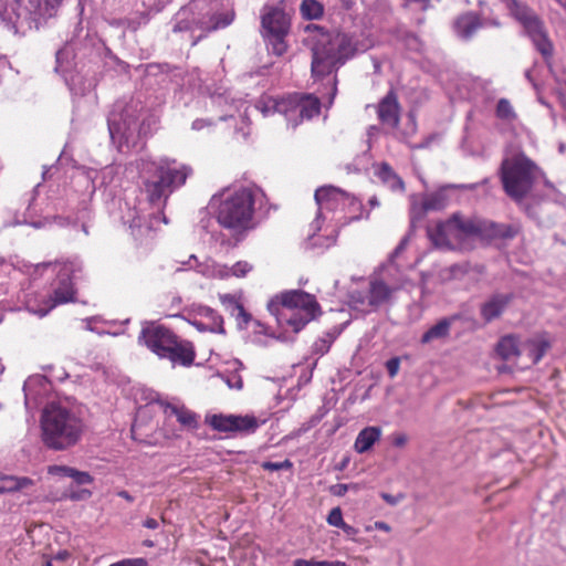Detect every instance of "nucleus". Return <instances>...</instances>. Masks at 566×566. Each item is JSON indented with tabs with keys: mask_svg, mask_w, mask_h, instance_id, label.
<instances>
[{
	"mask_svg": "<svg viewBox=\"0 0 566 566\" xmlns=\"http://www.w3.org/2000/svg\"><path fill=\"white\" fill-rule=\"evenodd\" d=\"M293 566H347L342 560H315V559H303L297 558L293 562Z\"/></svg>",
	"mask_w": 566,
	"mask_h": 566,
	"instance_id": "37",
	"label": "nucleus"
},
{
	"mask_svg": "<svg viewBox=\"0 0 566 566\" xmlns=\"http://www.w3.org/2000/svg\"><path fill=\"white\" fill-rule=\"evenodd\" d=\"M342 2H343V6H344L346 9H349V8H350L352 0H342Z\"/></svg>",
	"mask_w": 566,
	"mask_h": 566,
	"instance_id": "64",
	"label": "nucleus"
},
{
	"mask_svg": "<svg viewBox=\"0 0 566 566\" xmlns=\"http://www.w3.org/2000/svg\"><path fill=\"white\" fill-rule=\"evenodd\" d=\"M145 107L139 99H119L107 117L111 139L123 150L134 147L140 135L146 134Z\"/></svg>",
	"mask_w": 566,
	"mask_h": 566,
	"instance_id": "5",
	"label": "nucleus"
},
{
	"mask_svg": "<svg viewBox=\"0 0 566 566\" xmlns=\"http://www.w3.org/2000/svg\"><path fill=\"white\" fill-rule=\"evenodd\" d=\"M428 238L432 244L447 250H470L479 239H512L517 228L512 224L496 223L479 218H464L454 213L450 219L427 228Z\"/></svg>",
	"mask_w": 566,
	"mask_h": 566,
	"instance_id": "1",
	"label": "nucleus"
},
{
	"mask_svg": "<svg viewBox=\"0 0 566 566\" xmlns=\"http://www.w3.org/2000/svg\"><path fill=\"white\" fill-rule=\"evenodd\" d=\"M314 198L318 207L316 219L312 223V228H314L315 231L321 229L319 220L324 217L325 211H336L344 209L346 206H357L358 208L361 206L355 197L333 186L319 187L315 191Z\"/></svg>",
	"mask_w": 566,
	"mask_h": 566,
	"instance_id": "14",
	"label": "nucleus"
},
{
	"mask_svg": "<svg viewBox=\"0 0 566 566\" xmlns=\"http://www.w3.org/2000/svg\"><path fill=\"white\" fill-rule=\"evenodd\" d=\"M178 266L174 268V272H180L187 269H193L201 275L211 279H227L230 276L244 277L253 269V265L247 261H238L232 266L217 263L212 260L198 262L197 256L191 254L187 261L178 262Z\"/></svg>",
	"mask_w": 566,
	"mask_h": 566,
	"instance_id": "13",
	"label": "nucleus"
},
{
	"mask_svg": "<svg viewBox=\"0 0 566 566\" xmlns=\"http://www.w3.org/2000/svg\"><path fill=\"white\" fill-rule=\"evenodd\" d=\"M82 263L76 260L55 263L54 271H56V280L52 284V293L45 295L40 305H35L33 301L29 298L25 303L28 311L43 317L55 306L73 302L75 296L73 279L76 277V273L82 272Z\"/></svg>",
	"mask_w": 566,
	"mask_h": 566,
	"instance_id": "10",
	"label": "nucleus"
},
{
	"mask_svg": "<svg viewBox=\"0 0 566 566\" xmlns=\"http://www.w3.org/2000/svg\"><path fill=\"white\" fill-rule=\"evenodd\" d=\"M147 562L144 558H125L119 562L113 563L109 566H146Z\"/></svg>",
	"mask_w": 566,
	"mask_h": 566,
	"instance_id": "46",
	"label": "nucleus"
},
{
	"mask_svg": "<svg viewBox=\"0 0 566 566\" xmlns=\"http://www.w3.org/2000/svg\"><path fill=\"white\" fill-rule=\"evenodd\" d=\"M78 473H80V471L73 468V472L70 473L69 478L73 479L75 481L76 474H78Z\"/></svg>",
	"mask_w": 566,
	"mask_h": 566,
	"instance_id": "63",
	"label": "nucleus"
},
{
	"mask_svg": "<svg viewBox=\"0 0 566 566\" xmlns=\"http://www.w3.org/2000/svg\"><path fill=\"white\" fill-rule=\"evenodd\" d=\"M237 321V325L240 329L247 328L248 324L251 321V315L244 310L243 305H241L235 314H232Z\"/></svg>",
	"mask_w": 566,
	"mask_h": 566,
	"instance_id": "41",
	"label": "nucleus"
},
{
	"mask_svg": "<svg viewBox=\"0 0 566 566\" xmlns=\"http://www.w3.org/2000/svg\"><path fill=\"white\" fill-rule=\"evenodd\" d=\"M394 289L388 286L385 282L381 280H375L370 282L369 286V295L368 301L371 306H375V308L386 304L391 298V295L394 293Z\"/></svg>",
	"mask_w": 566,
	"mask_h": 566,
	"instance_id": "29",
	"label": "nucleus"
},
{
	"mask_svg": "<svg viewBox=\"0 0 566 566\" xmlns=\"http://www.w3.org/2000/svg\"><path fill=\"white\" fill-rule=\"evenodd\" d=\"M51 9L59 7L63 0H43Z\"/></svg>",
	"mask_w": 566,
	"mask_h": 566,
	"instance_id": "59",
	"label": "nucleus"
},
{
	"mask_svg": "<svg viewBox=\"0 0 566 566\" xmlns=\"http://www.w3.org/2000/svg\"><path fill=\"white\" fill-rule=\"evenodd\" d=\"M219 300L223 305L224 310L230 314H235V311L242 305V303L232 294H220Z\"/></svg>",
	"mask_w": 566,
	"mask_h": 566,
	"instance_id": "38",
	"label": "nucleus"
},
{
	"mask_svg": "<svg viewBox=\"0 0 566 566\" xmlns=\"http://www.w3.org/2000/svg\"><path fill=\"white\" fill-rule=\"evenodd\" d=\"M74 482L78 485L90 484L93 482V478L90 475V473L80 471V473L76 474Z\"/></svg>",
	"mask_w": 566,
	"mask_h": 566,
	"instance_id": "50",
	"label": "nucleus"
},
{
	"mask_svg": "<svg viewBox=\"0 0 566 566\" xmlns=\"http://www.w3.org/2000/svg\"><path fill=\"white\" fill-rule=\"evenodd\" d=\"M261 467L265 471L291 470L293 468V463L289 459L281 462L264 461L261 463Z\"/></svg>",
	"mask_w": 566,
	"mask_h": 566,
	"instance_id": "40",
	"label": "nucleus"
},
{
	"mask_svg": "<svg viewBox=\"0 0 566 566\" xmlns=\"http://www.w3.org/2000/svg\"><path fill=\"white\" fill-rule=\"evenodd\" d=\"M34 20V11L24 6L23 0H14L0 11L1 23L13 34H24L27 30L31 29Z\"/></svg>",
	"mask_w": 566,
	"mask_h": 566,
	"instance_id": "15",
	"label": "nucleus"
},
{
	"mask_svg": "<svg viewBox=\"0 0 566 566\" xmlns=\"http://www.w3.org/2000/svg\"><path fill=\"white\" fill-rule=\"evenodd\" d=\"M521 356H525L532 364H537L551 348V340L546 334H537L521 342Z\"/></svg>",
	"mask_w": 566,
	"mask_h": 566,
	"instance_id": "20",
	"label": "nucleus"
},
{
	"mask_svg": "<svg viewBox=\"0 0 566 566\" xmlns=\"http://www.w3.org/2000/svg\"><path fill=\"white\" fill-rule=\"evenodd\" d=\"M332 343L333 338L329 335H327V337L319 338L314 343L313 352L315 354L324 355L329 350Z\"/></svg>",
	"mask_w": 566,
	"mask_h": 566,
	"instance_id": "42",
	"label": "nucleus"
},
{
	"mask_svg": "<svg viewBox=\"0 0 566 566\" xmlns=\"http://www.w3.org/2000/svg\"><path fill=\"white\" fill-rule=\"evenodd\" d=\"M198 3L193 2L187 7L181 8L175 15L174 32L193 31L198 30L196 23L192 22L193 17H198Z\"/></svg>",
	"mask_w": 566,
	"mask_h": 566,
	"instance_id": "27",
	"label": "nucleus"
},
{
	"mask_svg": "<svg viewBox=\"0 0 566 566\" xmlns=\"http://www.w3.org/2000/svg\"><path fill=\"white\" fill-rule=\"evenodd\" d=\"M495 113H496L497 118H500L504 122H507V123H511L514 119H516V113L514 112V108H513L512 104L510 103V101L506 98H501L497 102Z\"/></svg>",
	"mask_w": 566,
	"mask_h": 566,
	"instance_id": "36",
	"label": "nucleus"
},
{
	"mask_svg": "<svg viewBox=\"0 0 566 566\" xmlns=\"http://www.w3.org/2000/svg\"><path fill=\"white\" fill-rule=\"evenodd\" d=\"M400 368V358L399 357H392L386 361V369L390 378H394L397 376Z\"/></svg>",
	"mask_w": 566,
	"mask_h": 566,
	"instance_id": "45",
	"label": "nucleus"
},
{
	"mask_svg": "<svg viewBox=\"0 0 566 566\" xmlns=\"http://www.w3.org/2000/svg\"><path fill=\"white\" fill-rule=\"evenodd\" d=\"M374 527L376 530L384 531V532H387V533L390 532V530H391L389 524H387L386 522H382V521L375 522Z\"/></svg>",
	"mask_w": 566,
	"mask_h": 566,
	"instance_id": "55",
	"label": "nucleus"
},
{
	"mask_svg": "<svg viewBox=\"0 0 566 566\" xmlns=\"http://www.w3.org/2000/svg\"><path fill=\"white\" fill-rule=\"evenodd\" d=\"M287 97L276 99L271 96H261L255 103V109H258L264 117L275 113L283 114L286 117L287 112Z\"/></svg>",
	"mask_w": 566,
	"mask_h": 566,
	"instance_id": "30",
	"label": "nucleus"
},
{
	"mask_svg": "<svg viewBox=\"0 0 566 566\" xmlns=\"http://www.w3.org/2000/svg\"><path fill=\"white\" fill-rule=\"evenodd\" d=\"M329 82H332V84H333L332 94H331V98H329V104H332V103H333V99H334V97H335V95H336V91H337V87H336V77L331 78V80H329Z\"/></svg>",
	"mask_w": 566,
	"mask_h": 566,
	"instance_id": "58",
	"label": "nucleus"
},
{
	"mask_svg": "<svg viewBox=\"0 0 566 566\" xmlns=\"http://www.w3.org/2000/svg\"><path fill=\"white\" fill-rule=\"evenodd\" d=\"M521 342L515 335H506L496 346L497 354L505 360L521 356Z\"/></svg>",
	"mask_w": 566,
	"mask_h": 566,
	"instance_id": "32",
	"label": "nucleus"
},
{
	"mask_svg": "<svg viewBox=\"0 0 566 566\" xmlns=\"http://www.w3.org/2000/svg\"><path fill=\"white\" fill-rule=\"evenodd\" d=\"M539 175V167L522 150L509 154L500 168L504 191L516 202H521L531 192Z\"/></svg>",
	"mask_w": 566,
	"mask_h": 566,
	"instance_id": "9",
	"label": "nucleus"
},
{
	"mask_svg": "<svg viewBox=\"0 0 566 566\" xmlns=\"http://www.w3.org/2000/svg\"><path fill=\"white\" fill-rule=\"evenodd\" d=\"M35 482L28 476H18L0 473V494L22 493L29 495V490Z\"/></svg>",
	"mask_w": 566,
	"mask_h": 566,
	"instance_id": "23",
	"label": "nucleus"
},
{
	"mask_svg": "<svg viewBox=\"0 0 566 566\" xmlns=\"http://www.w3.org/2000/svg\"><path fill=\"white\" fill-rule=\"evenodd\" d=\"M408 442V436L403 432H395L391 436V443L397 448H403Z\"/></svg>",
	"mask_w": 566,
	"mask_h": 566,
	"instance_id": "48",
	"label": "nucleus"
},
{
	"mask_svg": "<svg viewBox=\"0 0 566 566\" xmlns=\"http://www.w3.org/2000/svg\"><path fill=\"white\" fill-rule=\"evenodd\" d=\"M206 125H208L207 120H205V119H196V120H193V123H192V129H195V130H200V129H202Z\"/></svg>",
	"mask_w": 566,
	"mask_h": 566,
	"instance_id": "57",
	"label": "nucleus"
},
{
	"mask_svg": "<svg viewBox=\"0 0 566 566\" xmlns=\"http://www.w3.org/2000/svg\"><path fill=\"white\" fill-rule=\"evenodd\" d=\"M458 186L449 185L440 188L439 190L428 193L423 197L421 209L423 211H433V210H441L448 206L449 202V196H448V189L450 188H457ZM460 188H473V185L467 186L462 185L459 186Z\"/></svg>",
	"mask_w": 566,
	"mask_h": 566,
	"instance_id": "25",
	"label": "nucleus"
},
{
	"mask_svg": "<svg viewBox=\"0 0 566 566\" xmlns=\"http://www.w3.org/2000/svg\"><path fill=\"white\" fill-rule=\"evenodd\" d=\"M221 197L217 208L219 224L234 231L251 229L254 205L263 197L262 190L255 186L241 187Z\"/></svg>",
	"mask_w": 566,
	"mask_h": 566,
	"instance_id": "8",
	"label": "nucleus"
},
{
	"mask_svg": "<svg viewBox=\"0 0 566 566\" xmlns=\"http://www.w3.org/2000/svg\"><path fill=\"white\" fill-rule=\"evenodd\" d=\"M195 314L197 317L202 318L205 322H207L209 324L210 333H217V334H221V335L226 334V329L223 326V318L213 308H211L207 305H199L196 307Z\"/></svg>",
	"mask_w": 566,
	"mask_h": 566,
	"instance_id": "31",
	"label": "nucleus"
},
{
	"mask_svg": "<svg viewBox=\"0 0 566 566\" xmlns=\"http://www.w3.org/2000/svg\"><path fill=\"white\" fill-rule=\"evenodd\" d=\"M214 104L222 106V105H230V107H234L235 109L239 108L238 104H241V99L235 101L234 98H231L230 103V94L228 92H224L222 94H213L211 96Z\"/></svg>",
	"mask_w": 566,
	"mask_h": 566,
	"instance_id": "39",
	"label": "nucleus"
},
{
	"mask_svg": "<svg viewBox=\"0 0 566 566\" xmlns=\"http://www.w3.org/2000/svg\"><path fill=\"white\" fill-rule=\"evenodd\" d=\"M407 242H408V240H407L406 238H405V239H402V240L400 241V243L397 245V248L394 250V252H392L391 256H392V258H395V256H397L399 253H401V252L405 250V248H406V245H407Z\"/></svg>",
	"mask_w": 566,
	"mask_h": 566,
	"instance_id": "54",
	"label": "nucleus"
},
{
	"mask_svg": "<svg viewBox=\"0 0 566 566\" xmlns=\"http://www.w3.org/2000/svg\"><path fill=\"white\" fill-rule=\"evenodd\" d=\"M88 496H91V492H90V491H86V490H83V491L81 492V495H78V496L73 495V496H72V499L88 497Z\"/></svg>",
	"mask_w": 566,
	"mask_h": 566,
	"instance_id": "62",
	"label": "nucleus"
},
{
	"mask_svg": "<svg viewBox=\"0 0 566 566\" xmlns=\"http://www.w3.org/2000/svg\"><path fill=\"white\" fill-rule=\"evenodd\" d=\"M191 325L199 332H210V326L202 318L197 317L191 322Z\"/></svg>",
	"mask_w": 566,
	"mask_h": 566,
	"instance_id": "49",
	"label": "nucleus"
},
{
	"mask_svg": "<svg viewBox=\"0 0 566 566\" xmlns=\"http://www.w3.org/2000/svg\"><path fill=\"white\" fill-rule=\"evenodd\" d=\"M380 180L387 185L392 191H403L405 184L402 179L392 170V168L382 163L377 172Z\"/></svg>",
	"mask_w": 566,
	"mask_h": 566,
	"instance_id": "33",
	"label": "nucleus"
},
{
	"mask_svg": "<svg viewBox=\"0 0 566 566\" xmlns=\"http://www.w3.org/2000/svg\"><path fill=\"white\" fill-rule=\"evenodd\" d=\"M138 342L172 365L190 366L195 360L196 354L191 343L180 340L172 331L157 322L143 323Z\"/></svg>",
	"mask_w": 566,
	"mask_h": 566,
	"instance_id": "6",
	"label": "nucleus"
},
{
	"mask_svg": "<svg viewBox=\"0 0 566 566\" xmlns=\"http://www.w3.org/2000/svg\"><path fill=\"white\" fill-rule=\"evenodd\" d=\"M514 298L513 293H494L481 304L480 314L485 323L499 318Z\"/></svg>",
	"mask_w": 566,
	"mask_h": 566,
	"instance_id": "19",
	"label": "nucleus"
},
{
	"mask_svg": "<svg viewBox=\"0 0 566 566\" xmlns=\"http://www.w3.org/2000/svg\"><path fill=\"white\" fill-rule=\"evenodd\" d=\"M40 423L43 444L54 451H65L76 446L85 430L83 420L60 403L48 405Z\"/></svg>",
	"mask_w": 566,
	"mask_h": 566,
	"instance_id": "4",
	"label": "nucleus"
},
{
	"mask_svg": "<svg viewBox=\"0 0 566 566\" xmlns=\"http://www.w3.org/2000/svg\"><path fill=\"white\" fill-rule=\"evenodd\" d=\"M377 114L379 120L391 128L399 124V104L392 92H389L378 104Z\"/></svg>",
	"mask_w": 566,
	"mask_h": 566,
	"instance_id": "22",
	"label": "nucleus"
},
{
	"mask_svg": "<svg viewBox=\"0 0 566 566\" xmlns=\"http://www.w3.org/2000/svg\"><path fill=\"white\" fill-rule=\"evenodd\" d=\"M118 496L125 499L128 502H133L134 497L127 491H119Z\"/></svg>",
	"mask_w": 566,
	"mask_h": 566,
	"instance_id": "60",
	"label": "nucleus"
},
{
	"mask_svg": "<svg viewBox=\"0 0 566 566\" xmlns=\"http://www.w3.org/2000/svg\"><path fill=\"white\" fill-rule=\"evenodd\" d=\"M481 22H482V27H489V25H491V27H496V28H499V27L501 25V23H500V22H499V20H496V19H489V18H485V19H483Z\"/></svg>",
	"mask_w": 566,
	"mask_h": 566,
	"instance_id": "56",
	"label": "nucleus"
},
{
	"mask_svg": "<svg viewBox=\"0 0 566 566\" xmlns=\"http://www.w3.org/2000/svg\"><path fill=\"white\" fill-rule=\"evenodd\" d=\"M166 415L175 416L177 421L186 429H196L198 427V416L186 408L184 405H174L170 402H160Z\"/></svg>",
	"mask_w": 566,
	"mask_h": 566,
	"instance_id": "24",
	"label": "nucleus"
},
{
	"mask_svg": "<svg viewBox=\"0 0 566 566\" xmlns=\"http://www.w3.org/2000/svg\"><path fill=\"white\" fill-rule=\"evenodd\" d=\"M339 528H342L344 533L348 536H354L358 533V531L354 526L348 525L346 523H344V525H342Z\"/></svg>",
	"mask_w": 566,
	"mask_h": 566,
	"instance_id": "53",
	"label": "nucleus"
},
{
	"mask_svg": "<svg viewBox=\"0 0 566 566\" xmlns=\"http://www.w3.org/2000/svg\"><path fill=\"white\" fill-rule=\"evenodd\" d=\"M358 490V486L356 484H344V483H337L329 488L331 494L334 496H344L348 490Z\"/></svg>",
	"mask_w": 566,
	"mask_h": 566,
	"instance_id": "44",
	"label": "nucleus"
},
{
	"mask_svg": "<svg viewBox=\"0 0 566 566\" xmlns=\"http://www.w3.org/2000/svg\"><path fill=\"white\" fill-rule=\"evenodd\" d=\"M504 2L512 17L524 27L537 51H539L543 56H549L553 46L544 31L543 22L539 18L533 10L518 0H504Z\"/></svg>",
	"mask_w": 566,
	"mask_h": 566,
	"instance_id": "12",
	"label": "nucleus"
},
{
	"mask_svg": "<svg viewBox=\"0 0 566 566\" xmlns=\"http://www.w3.org/2000/svg\"><path fill=\"white\" fill-rule=\"evenodd\" d=\"M327 522L329 525L335 527H340L344 525L345 522L343 520L342 510L339 507L332 509L327 516Z\"/></svg>",
	"mask_w": 566,
	"mask_h": 566,
	"instance_id": "43",
	"label": "nucleus"
},
{
	"mask_svg": "<svg viewBox=\"0 0 566 566\" xmlns=\"http://www.w3.org/2000/svg\"><path fill=\"white\" fill-rule=\"evenodd\" d=\"M291 30V15L279 6H266L261 13V34L268 50L282 56L287 51L286 36Z\"/></svg>",
	"mask_w": 566,
	"mask_h": 566,
	"instance_id": "11",
	"label": "nucleus"
},
{
	"mask_svg": "<svg viewBox=\"0 0 566 566\" xmlns=\"http://www.w3.org/2000/svg\"><path fill=\"white\" fill-rule=\"evenodd\" d=\"M73 472V468L67 465H52L49 468V473L52 475L69 476Z\"/></svg>",
	"mask_w": 566,
	"mask_h": 566,
	"instance_id": "47",
	"label": "nucleus"
},
{
	"mask_svg": "<svg viewBox=\"0 0 566 566\" xmlns=\"http://www.w3.org/2000/svg\"><path fill=\"white\" fill-rule=\"evenodd\" d=\"M286 120L293 127L303 119H312L321 111V101L313 94H295L287 97Z\"/></svg>",
	"mask_w": 566,
	"mask_h": 566,
	"instance_id": "17",
	"label": "nucleus"
},
{
	"mask_svg": "<svg viewBox=\"0 0 566 566\" xmlns=\"http://www.w3.org/2000/svg\"><path fill=\"white\" fill-rule=\"evenodd\" d=\"M231 388L241 389L242 388V380L241 378H237L234 384L228 382Z\"/></svg>",
	"mask_w": 566,
	"mask_h": 566,
	"instance_id": "61",
	"label": "nucleus"
},
{
	"mask_svg": "<svg viewBox=\"0 0 566 566\" xmlns=\"http://www.w3.org/2000/svg\"><path fill=\"white\" fill-rule=\"evenodd\" d=\"M196 10L198 17H193L192 22L196 23L198 30L205 33L227 28L234 20V12L232 10L218 11L213 8L201 7L199 3Z\"/></svg>",
	"mask_w": 566,
	"mask_h": 566,
	"instance_id": "18",
	"label": "nucleus"
},
{
	"mask_svg": "<svg viewBox=\"0 0 566 566\" xmlns=\"http://www.w3.org/2000/svg\"><path fill=\"white\" fill-rule=\"evenodd\" d=\"M300 12L305 20H318L324 14V6L317 0H303Z\"/></svg>",
	"mask_w": 566,
	"mask_h": 566,
	"instance_id": "34",
	"label": "nucleus"
},
{
	"mask_svg": "<svg viewBox=\"0 0 566 566\" xmlns=\"http://www.w3.org/2000/svg\"><path fill=\"white\" fill-rule=\"evenodd\" d=\"M480 28H482L480 18L471 12L460 15L454 21L455 33L464 40H469Z\"/></svg>",
	"mask_w": 566,
	"mask_h": 566,
	"instance_id": "26",
	"label": "nucleus"
},
{
	"mask_svg": "<svg viewBox=\"0 0 566 566\" xmlns=\"http://www.w3.org/2000/svg\"><path fill=\"white\" fill-rule=\"evenodd\" d=\"M305 31L311 33V71L315 78L329 76L357 53L370 48V42L360 41L355 35L327 30L318 24H308Z\"/></svg>",
	"mask_w": 566,
	"mask_h": 566,
	"instance_id": "2",
	"label": "nucleus"
},
{
	"mask_svg": "<svg viewBox=\"0 0 566 566\" xmlns=\"http://www.w3.org/2000/svg\"><path fill=\"white\" fill-rule=\"evenodd\" d=\"M402 497H403V496H402L401 494H400V495L395 496V495H391V494H389V493H381V499H382L386 503H388V504H390V505H396V504H398V503L402 500Z\"/></svg>",
	"mask_w": 566,
	"mask_h": 566,
	"instance_id": "51",
	"label": "nucleus"
},
{
	"mask_svg": "<svg viewBox=\"0 0 566 566\" xmlns=\"http://www.w3.org/2000/svg\"><path fill=\"white\" fill-rule=\"evenodd\" d=\"M191 175L190 166L163 157L157 161L144 164L140 170L142 189L151 206L161 208L170 195L181 188Z\"/></svg>",
	"mask_w": 566,
	"mask_h": 566,
	"instance_id": "3",
	"label": "nucleus"
},
{
	"mask_svg": "<svg viewBox=\"0 0 566 566\" xmlns=\"http://www.w3.org/2000/svg\"><path fill=\"white\" fill-rule=\"evenodd\" d=\"M459 319V314L440 318L422 334L420 342L422 344H430L438 340L444 342L450 336L452 325Z\"/></svg>",
	"mask_w": 566,
	"mask_h": 566,
	"instance_id": "21",
	"label": "nucleus"
},
{
	"mask_svg": "<svg viewBox=\"0 0 566 566\" xmlns=\"http://www.w3.org/2000/svg\"><path fill=\"white\" fill-rule=\"evenodd\" d=\"M144 526L150 530H156L159 527V522L156 518L148 517L145 520Z\"/></svg>",
	"mask_w": 566,
	"mask_h": 566,
	"instance_id": "52",
	"label": "nucleus"
},
{
	"mask_svg": "<svg viewBox=\"0 0 566 566\" xmlns=\"http://www.w3.org/2000/svg\"><path fill=\"white\" fill-rule=\"evenodd\" d=\"M268 308L280 325L286 324L295 333L321 314L315 296L301 290L282 292L270 301Z\"/></svg>",
	"mask_w": 566,
	"mask_h": 566,
	"instance_id": "7",
	"label": "nucleus"
},
{
	"mask_svg": "<svg viewBox=\"0 0 566 566\" xmlns=\"http://www.w3.org/2000/svg\"><path fill=\"white\" fill-rule=\"evenodd\" d=\"M381 429L376 426L366 427L356 437L354 449L357 453L363 454L371 449V447L380 439Z\"/></svg>",
	"mask_w": 566,
	"mask_h": 566,
	"instance_id": "28",
	"label": "nucleus"
},
{
	"mask_svg": "<svg viewBox=\"0 0 566 566\" xmlns=\"http://www.w3.org/2000/svg\"><path fill=\"white\" fill-rule=\"evenodd\" d=\"M207 422L212 429L224 433L251 434L260 427L259 420L250 415H212Z\"/></svg>",
	"mask_w": 566,
	"mask_h": 566,
	"instance_id": "16",
	"label": "nucleus"
},
{
	"mask_svg": "<svg viewBox=\"0 0 566 566\" xmlns=\"http://www.w3.org/2000/svg\"><path fill=\"white\" fill-rule=\"evenodd\" d=\"M129 228L132 230V234L135 239H142L143 237H145L146 234L149 233L150 231V226L149 223L146 221L145 217H142L140 214L136 213L130 223H129Z\"/></svg>",
	"mask_w": 566,
	"mask_h": 566,
	"instance_id": "35",
	"label": "nucleus"
}]
</instances>
